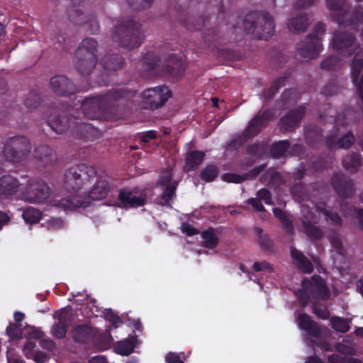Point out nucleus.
Listing matches in <instances>:
<instances>
[{
  "label": "nucleus",
  "mask_w": 363,
  "mask_h": 363,
  "mask_svg": "<svg viewBox=\"0 0 363 363\" xmlns=\"http://www.w3.org/2000/svg\"><path fill=\"white\" fill-rule=\"evenodd\" d=\"M136 94V91L127 88H115L104 94L97 95L92 99L84 100L82 103V111L75 116L71 114L68 118L66 112L62 115H49L47 124L57 134H62L72 125L74 126L73 135L76 138L84 141H94L101 136V132L91 123L79 121L84 117L95 119L101 112L111 111V109L125 107Z\"/></svg>",
  "instance_id": "nucleus-1"
},
{
  "label": "nucleus",
  "mask_w": 363,
  "mask_h": 363,
  "mask_svg": "<svg viewBox=\"0 0 363 363\" xmlns=\"http://www.w3.org/2000/svg\"><path fill=\"white\" fill-rule=\"evenodd\" d=\"M96 179V182L87 196L72 194L61 199H54L53 206L65 211L85 208L91 201L101 200L116 187L115 180L106 174H97L94 167L79 164L69 168L65 174L64 186L68 191H77L85 184Z\"/></svg>",
  "instance_id": "nucleus-2"
},
{
  "label": "nucleus",
  "mask_w": 363,
  "mask_h": 363,
  "mask_svg": "<svg viewBox=\"0 0 363 363\" xmlns=\"http://www.w3.org/2000/svg\"><path fill=\"white\" fill-rule=\"evenodd\" d=\"M241 23L246 33L259 40H268L275 30L273 17L266 11H252Z\"/></svg>",
  "instance_id": "nucleus-3"
},
{
  "label": "nucleus",
  "mask_w": 363,
  "mask_h": 363,
  "mask_svg": "<svg viewBox=\"0 0 363 363\" xmlns=\"http://www.w3.org/2000/svg\"><path fill=\"white\" fill-rule=\"evenodd\" d=\"M113 39L123 48H138L143 40L141 25L131 19L123 21L115 26Z\"/></svg>",
  "instance_id": "nucleus-4"
},
{
  "label": "nucleus",
  "mask_w": 363,
  "mask_h": 363,
  "mask_svg": "<svg viewBox=\"0 0 363 363\" xmlns=\"http://www.w3.org/2000/svg\"><path fill=\"white\" fill-rule=\"evenodd\" d=\"M274 118V112L270 109L259 111L250 121L243 133L233 138L228 144V149L237 150L241 147L248 139L257 136L262 129L267 128L269 121Z\"/></svg>",
  "instance_id": "nucleus-5"
},
{
  "label": "nucleus",
  "mask_w": 363,
  "mask_h": 363,
  "mask_svg": "<svg viewBox=\"0 0 363 363\" xmlns=\"http://www.w3.org/2000/svg\"><path fill=\"white\" fill-rule=\"evenodd\" d=\"M97 49L98 42L94 38H86L82 41L76 50V68L82 76L89 75L95 68Z\"/></svg>",
  "instance_id": "nucleus-6"
},
{
  "label": "nucleus",
  "mask_w": 363,
  "mask_h": 363,
  "mask_svg": "<svg viewBox=\"0 0 363 363\" xmlns=\"http://www.w3.org/2000/svg\"><path fill=\"white\" fill-rule=\"evenodd\" d=\"M302 288L299 299L303 306L307 305L311 300L325 301L330 297V291L325 281L318 274H314L310 279H304Z\"/></svg>",
  "instance_id": "nucleus-7"
},
{
  "label": "nucleus",
  "mask_w": 363,
  "mask_h": 363,
  "mask_svg": "<svg viewBox=\"0 0 363 363\" xmlns=\"http://www.w3.org/2000/svg\"><path fill=\"white\" fill-rule=\"evenodd\" d=\"M29 139L23 135L9 138L4 143L3 155L6 160L12 163H19L26 160L31 152Z\"/></svg>",
  "instance_id": "nucleus-8"
},
{
  "label": "nucleus",
  "mask_w": 363,
  "mask_h": 363,
  "mask_svg": "<svg viewBox=\"0 0 363 363\" xmlns=\"http://www.w3.org/2000/svg\"><path fill=\"white\" fill-rule=\"evenodd\" d=\"M326 31L325 25L321 22L315 24L313 33L308 35L305 40L297 45L298 55L304 58L314 59L322 50V39L320 38Z\"/></svg>",
  "instance_id": "nucleus-9"
},
{
  "label": "nucleus",
  "mask_w": 363,
  "mask_h": 363,
  "mask_svg": "<svg viewBox=\"0 0 363 363\" xmlns=\"http://www.w3.org/2000/svg\"><path fill=\"white\" fill-rule=\"evenodd\" d=\"M144 108L155 110L162 106L172 96L171 90L166 85L145 89L143 94Z\"/></svg>",
  "instance_id": "nucleus-10"
},
{
  "label": "nucleus",
  "mask_w": 363,
  "mask_h": 363,
  "mask_svg": "<svg viewBox=\"0 0 363 363\" xmlns=\"http://www.w3.org/2000/svg\"><path fill=\"white\" fill-rule=\"evenodd\" d=\"M211 17L208 16H189L185 15L180 18V23L187 30L190 31L202 30L203 38L206 41H211L208 39V35H216L218 32L216 27L211 28L208 26V23Z\"/></svg>",
  "instance_id": "nucleus-11"
},
{
  "label": "nucleus",
  "mask_w": 363,
  "mask_h": 363,
  "mask_svg": "<svg viewBox=\"0 0 363 363\" xmlns=\"http://www.w3.org/2000/svg\"><path fill=\"white\" fill-rule=\"evenodd\" d=\"M332 45L345 56H352L361 50L354 35L345 31L337 30L333 33Z\"/></svg>",
  "instance_id": "nucleus-12"
},
{
  "label": "nucleus",
  "mask_w": 363,
  "mask_h": 363,
  "mask_svg": "<svg viewBox=\"0 0 363 363\" xmlns=\"http://www.w3.org/2000/svg\"><path fill=\"white\" fill-rule=\"evenodd\" d=\"M331 18L333 22L342 27L362 25L363 24V6L357 5L351 10L347 6L342 12L332 13Z\"/></svg>",
  "instance_id": "nucleus-13"
},
{
  "label": "nucleus",
  "mask_w": 363,
  "mask_h": 363,
  "mask_svg": "<svg viewBox=\"0 0 363 363\" xmlns=\"http://www.w3.org/2000/svg\"><path fill=\"white\" fill-rule=\"evenodd\" d=\"M75 1L74 0L73 5L68 9L69 20L77 26H90L91 28H86V29L91 33L96 34L99 30V25L95 17L92 15H85L82 9L83 5L79 4L78 6H76Z\"/></svg>",
  "instance_id": "nucleus-14"
},
{
  "label": "nucleus",
  "mask_w": 363,
  "mask_h": 363,
  "mask_svg": "<svg viewBox=\"0 0 363 363\" xmlns=\"http://www.w3.org/2000/svg\"><path fill=\"white\" fill-rule=\"evenodd\" d=\"M135 191L129 188L121 189L118 192L116 206L129 209L144 206L147 202V195L142 192L135 195Z\"/></svg>",
  "instance_id": "nucleus-15"
},
{
  "label": "nucleus",
  "mask_w": 363,
  "mask_h": 363,
  "mask_svg": "<svg viewBox=\"0 0 363 363\" xmlns=\"http://www.w3.org/2000/svg\"><path fill=\"white\" fill-rule=\"evenodd\" d=\"M50 189L43 179H33L28 181L25 191L26 200L30 203H43L50 196Z\"/></svg>",
  "instance_id": "nucleus-16"
},
{
  "label": "nucleus",
  "mask_w": 363,
  "mask_h": 363,
  "mask_svg": "<svg viewBox=\"0 0 363 363\" xmlns=\"http://www.w3.org/2000/svg\"><path fill=\"white\" fill-rule=\"evenodd\" d=\"M186 70V63L182 58L177 55H169L162 65L161 74L167 77H182Z\"/></svg>",
  "instance_id": "nucleus-17"
},
{
  "label": "nucleus",
  "mask_w": 363,
  "mask_h": 363,
  "mask_svg": "<svg viewBox=\"0 0 363 363\" xmlns=\"http://www.w3.org/2000/svg\"><path fill=\"white\" fill-rule=\"evenodd\" d=\"M331 185L342 199L351 198L355 192L352 179L347 178L343 174H333L331 177Z\"/></svg>",
  "instance_id": "nucleus-18"
},
{
  "label": "nucleus",
  "mask_w": 363,
  "mask_h": 363,
  "mask_svg": "<svg viewBox=\"0 0 363 363\" xmlns=\"http://www.w3.org/2000/svg\"><path fill=\"white\" fill-rule=\"evenodd\" d=\"M305 115L306 109L304 106H299L290 110L286 115L282 116L279 120V125L284 131H294L299 126Z\"/></svg>",
  "instance_id": "nucleus-19"
},
{
  "label": "nucleus",
  "mask_w": 363,
  "mask_h": 363,
  "mask_svg": "<svg viewBox=\"0 0 363 363\" xmlns=\"http://www.w3.org/2000/svg\"><path fill=\"white\" fill-rule=\"evenodd\" d=\"M50 87L52 91L59 96H70L79 89L73 82L65 75H55L50 79Z\"/></svg>",
  "instance_id": "nucleus-20"
},
{
  "label": "nucleus",
  "mask_w": 363,
  "mask_h": 363,
  "mask_svg": "<svg viewBox=\"0 0 363 363\" xmlns=\"http://www.w3.org/2000/svg\"><path fill=\"white\" fill-rule=\"evenodd\" d=\"M35 160L44 167L52 166L57 161V155L49 145H40L33 151Z\"/></svg>",
  "instance_id": "nucleus-21"
},
{
  "label": "nucleus",
  "mask_w": 363,
  "mask_h": 363,
  "mask_svg": "<svg viewBox=\"0 0 363 363\" xmlns=\"http://www.w3.org/2000/svg\"><path fill=\"white\" fill-rule=\"evenodd\" d=\"M21 184L14 177L8 174L0 178V195L9 198L18 190Z\"/></svg>",
  "instance_id": "nucleus-22"
},
{
  "label": "nucleus",
  "mask_w": 363,
  "mask_h": 363,
  "mask_svg": "<svg viewBox=\"0 0 363 363\" xmlns=\"http://www.w3.org/2000/svg\"><path fill=\"white\" fill-rule=\"evenodd\" d=\"M298 325L304 330L308 335L318 337L320 335V329L318 325L311 316L305 313H301L297 318Z\"/></svg>",
  "instance_id": "nucleus-23"
},
{
  "label": "nucleus",
  "mask_w": 363,
  "mask_h": 363,
  "mask_svg": "<svg viewBox=\"0 0 363 363\" xmlns=\"http://www.w3.org/2000/svg\"><path fill=\"white\" fill-rule=\"evenodd\" d=\"M95 96H94V97ZM92 98H94V96L89 97V98H86L82 100L79 99L77 101V103H79V104H80V105H82V103L83 101H84V100L88 99H92ZM77 109H79V110L75 111V110H73L72 108H70V106L65 102H59L57 104H54L52 106V107L49 108L48 110L47 111V112L45 113V119L47 121V118L49 115H51V114L52 116H57L58 114L62 115L63 112H64V114L66 112L68 113V118L71 117V116H72L71 114H73L74 116H77V113L79 111H82L81 106H79V108L77 107Z\"/></svg>",
  "instance_id": "nucleus-24"
},
{
  "label": "nucleus",
  "mask_w": 363,
  "mask_h": 363,
  "mask_svg": "<svg viewBox=\"0 0 363 363\" xmlns=\"http://www.w3.org/2000/svg\"><path fill=\"white\" fill-rule=\"evenodd\" d=\"M100 65L105 70L116 72L124 67L125 60L119 54H108L101 59Z\"/></svg>",
  "instance_id": "nucleus-25"
},
{
  "label": "nucleus",
  "mask_w": 363,
  "mask_h": 363,
  "mask_svg": "<svg viewBox=\"0 0 363 363\" xmlns=\"http://www.w3.org/2000/svg\"><path fill=\"white\" fill-rule=\"evenodd\" d=\"M305 140L307 145L311 147H318L323 140L321 128L317 125H308L305 128Z\"/></svg>",
  "instance_id": "nucleus-26"
},
{
  "label": "nucleus",
  "mask_w": 363,
  "mask_h": 363,
  "mask_svg": "<svg viewBox=\"0 0 363 363\" xmlns=\"http://www.w3.org/2000/svg\"><path fill=\"white\" fill-rule=\"evenodd\" d=\"M289 30L294 33H304L308 26V20L306 13H296L288 20Z\"/></svg>",
  "instance_id": "nucleus-27"
},
{
  "label": "nucleus",
  "mask_w": 363,
  "mask_h": 363,
  "mask_svg": "<svg viewBox=\"0 0 363 363\" xmlns=\"http://www.w3.org/2000/svg\"><path fill=\"white\" fill-rule=\"evenodd\" d=\"M138 342L136 335L129 336L128 337L116 342L113 345V351L118 354L127 356L131 354Z\"/></svg>",
  "instance_id": "nucleus-28"
},
{
  "label": "nucleus",
  "mask_w": 363,
  "mask_h": 363,
  "mask_svg": "<svg viewBox=\"0 0 363 363\" xmlns=\"http://www.w3.org/2000/svg\"><path fill=\"white\" fill-rule=\"evenodd\" d=\"M291 256L295 260V264L300 271L305 274H311L313 269V265L311 262L299 250L292 247L291 249Z\"/></svg>",
  "instance_id": "nucleus-29"
},
{
  "label": "nucleus",
  "mask_w": 363,
  "mask_h": 363,
  "mask_svg": "<svg viewBox=\"0 0 363 363\" xmlns=\"http://www.w3.org/2000/svg\"><path fill=\"white\" fill-rule=\"evenodd\" d=\"M205 156L206 154L203 151H189L186 154L185 159V164L187 171L196 170L203 161Z\"/></svg>",
  "instance_id": "nucleus-30"
},
{
  "label": "nucleus",
  "mask_w": 363,
  "mask_h": 363,
  "mask_svg": "<svg viewBox=\"0 0 363 363\" xmlns=\"http://www.w3.org/2000/svg\"><path fill=\"white\" fill-rule=\"evenodd\" d=\"M308 217L305 216V218L302 220V227L303 233L311 240H320L323 237V232L322 230L312 224L310 220H308Z\"/></svg>",
  "instance_id": "nucleus-31"
},
{
  "label": "nucleus",
  "mask_w": 363,
  "mask_h": 363,
  "mask_svg": "<svg viewBox=\"0 0 363 363\" xmlns=\"http://www.w3.org/2000/svg\"><path fill=\"white\" fill-rule=\"evenodd\" d=\"M69 321L65 315L60 314L52 328V335L57 339H62L66 336L68 330Z\"/></svg>",
  "instance_id": "nucleus-32"
},
{
  "label": "nucleus",
  "mask_w": 363,
  "mask_h": 363,
  "mask_svg": "<svg viewBox=\"0 0 363 363\" xmlns=\"http://www.w3.org/2000/svg\"><path fill=\"white\" fill-rule=\"evenodd\" d=\"M92 329L86 325H77L72 330V337L77 342L84 343L91 336Z\"/></svg>",
  "instance_id": "nucleus-33"
},
{
  "label": "nucleus",
  "mask_w": 363,
  "mask_h": 363,
  "mask_svg": "<svg viewBox=\"0 0 363 363\" xmlns=\"http://www.w3.org/2000/svg\"><path fill=\"white\" fill-rule=\"evenodd\" d=\"M343 167L351 172H355L361 165V156L355 152H350L342 160Z\"/></svg>",
  "instance_id": "nucleus-34"
},
{
  "label": "nucleus",
  "mask_w": 363,
  "mask_h": 363,
  "mask_svg": "<svg viewBox=\"0 0 363 363\" xmlns=\"http://www.w3.org/2000/svg\"><path fill=\"white\" fill-rule=\"evenodd\" d=\"M201 237L203 240V245L206 248L212 250L216 248L218 245L219 239L212 228L202 231L201 233Z\"/></svg>",
  "instance_id": "nucleus-35"
},
{
  "label": "nucleus",
  "mask_w": 363,
  "mask_h": 363,
  "mask_svg": "<svg viewBox=\"0 0 363 363\" xmlns=\"http://www.w3.org/2000/svg\"><path fill=\"white\" fill-rule=\"evenodd\" d=\"M43 101L40 92L33 89L26 94L23 102L28 108H36L41 105Z\"/></svg>",
  "instance_id": "nucleus-36"
},
{
  "label": "nucleus",
  "mask_w": 363,
  "mask_h": 363,
  "mask_svg": "<svg viewBox=\"0 0 363 363\" xmlns=\"http://www.w3.org/2000/svg\"><path fill=\"white\" fill-rule=\"evenodd\" d=\"M286 80V76L279 77L274 80L270 86L263 91L262 95L264 99L266 100L272 99L279 89L284 86Z\"/></svg>",
  "instance_id": "nucleus-37"
},
{
  "label": "nucleus",
  "mask_w": 363,
  "mask_h": 363,
  "mask_svg": "<svg viewBox=\"0 0 363 363\" xmlns=\"http://www.w3.org/2000/svg\"><path fill=\"white\" fill-rule=\"evenodd\" d=\"M290 147V143L287 140L274 143L270 147V153L273 158L279 159L283 157Z\"/></svg>",
  "instance_id": "nucleus-38"
},
{
  "label": "nucleus",
  "mask_w": 363,
  "mask_h": 363,
  "mask_svg": "<svg viewBox=\"0 0 363 363\" xmlns=\"http://www.w3.org/2000/svg\"><path fill=\"white\" fill-rule=\"evenodd\" d=\"M178 183L177 181H174L172 184L164 186L165 188L161 195V204L164 206H171V201L173 197L176 195V191Z\"/></svg>",
  "instance_id": "nucleus-39"
},
{
  "label": "nucleus",
  "mask_w": 363,
  "mask_h": 363,
  "mask_svg": "<svg viewBox=\"0 0 363 363\" xmlns=\"http://www.w3.org/2000/svg\"><path fill=\"white\" fill-rule=\"evenodd\" d=\"M219 169L214 164H207L200 172V178L206 182H213L218 176Z\"/></svg>",
  "instance_id": "nucleus-40"
},
{
  "label": "nucleus",
  "mask_w": 363,
  "mask_h": 363,
  "mask_svg": "<svg viewBox=\"0 0 363 363\" xmlns=\"http://www.w3.org/2000/svg\"><path fill=\"white\" fill-rule=\"evenodd\" d=\"M341 66L342 61L340 57L335 55H330L326 59L323 60L320 65V69L327 71L338 70Z\"/></svg>",
  "instance_id": "nucleus-41"
},
{
  "label": "nucleus",
  "mask_w": 363,
  "mask_h": 363,
  "mask_svg": "<svg viewBox=\"0 0 363 363\" xmlns=\"http://www.w3.org/2000/svg\"><path fill=\"white\" fill-rule=\"evenodd\" d=\"M22 217L27 223H37L42 218V213L37 208L28 207L23 211Z\"/></svg>",
  "instance_id": "nucleus-42"
},
{
  "label": "nucleus",
  "mask_w": 363,
  "mask_h": 363,
  "mask_svg": "<svg viewBox=\"0 0 363 363\" xmlns=\"http://www.w3.org/2000/svg\"><path fill=\"white\" fill-rule=\"evenodd\" d=\"M161 60L159 55L152 51L147 52L143 56V65L145 69L153 72L158 67V62Z\"/></svg>",
  "instance_id": "nucleus-43"
},
{
  "label": "nucleus",
  "mask_w": 363,
  "mask_h": 363,
  "mask_svg": "<svg viewBox=\"0 0 363 363\" xmlns=\"http://www.w3.org/2000/svg\"><path fill=\"white\" fill-rule=\"evenodd\" d=\"M273 213L276 218H277L283 225V228L289 233H293V224L288 218L286 213L280 208L276 207L273 208Z\"/></svg>",
  "instance_id": "nucleus-44"
},
{
  "label": "nucleus",
  "mask_w": 363,
  "mask_h": 363,
  "mask_svg": "<svg viewBox=\"0 0 363 363\" xmlns=\"http://www.w3.org/2000/svg\"><path fill=\"white\" fill-rule=\"evenodd\" d=\"M255 232L258 236V241L260 247L264 250L271 252L273 250V241L269 238L267 235H263V230L261 228L257 227L255 228Z\"/></svg>",
  "instance_id": "nucleus-45"
},
{
  "label": "nucleus",
  "mask_w": 363,
  "mask_h": 363,
  "mask_svg": "<svg viewBox=\"0 0 363 363\" xmlns=\"http://www.w3.org/2000/svg\"><path fill=\"white\" fill-rule=\"evenodd\" d=\"M332 328L337 332L345 333L350 329V323L346 318L334 316L330 320Z\"/></svg>",
  "instance_id": "nucleus-46"
},
{
  "label": "nucleus",
  "mask_w": 363,
  "mask_h": 363,
  "mask_svg": "<svg viewBox=\"0 0 363 363\" xmlns=\"http://www.w3.org/2000/svg\"><path fill=\"white\" fill-rule=\"evenodd\" d=\"M312 310L315 315L322 320H327L330 315L328 307L321 303L314 301L312 304Z\"/></svg>",
  "instance_id": "nucleus-47"
},
{
  "label": "nucleus",
  "mask_w": 363,
  "mask_h": 363,
  "mask_svg": "<svg viewBox=\"0 0 363 363\" xmlns=\"http://www.w3.org/2000/svg\"><path fill=\"white\" fill-rule=\"evenodd\" d=\"M328 9L333 13H338L342 12L347 7L346 0H326Z\"/></svg>",
  "instance_id": "nucleus-48"
},
{
  "label": "nucleus",
  "mask_w": 363,
  "mask_h": 363,
  "mask_svg": "<svg viewBox=\"0 0 363 363\" xmlns=\"http://www.w3.org/2000/svg\"><path fill=\"white\" fill-rule=\"evenodd\" d=\"M21 324L10 323L7 326L6 333L11 340H15L22 337Z\"/></svg>",
  "instance_id": "nucleus-49"
},
{
  "label": "nucleus",
  "mask_w": 363,
  "mask_h": 363,
  "mask_svg": "<svg viewBox=\"0 0 363 363\" xmlns=\"http://www.w3.org/2000/svg\"><path fill=\"white\" fill-rule=\"evenodd\" d=\"M52 40L57 49L67 50L72 46V41L69 39H66L63 34L54 37Z\"/></svg>",
  "instance_id": "nucleus-50"
},
{
  "label": "nucleus",
  "mask_w": 363,
  "mask_h": 363,
  "mask_svg": "<svg viewBox=\"0 0 363 363\" xmlns=\"http://www.w3.org/2000/svg\"><path fill=\"white\" fill-rule=\"evenodd\" d=\"M264 147L259 143H255L247 147L246 153L252 157H261L264 154Z\"/></svg>",
  "instance_id": "nucleus-51"
},
{
  "label": "nucleus",
  "mask_w": 363,
  "mask_h": 363,
  "mask_svg": "<svg viewBox=\"0 0 363 363\" xmlns=\"http://www.w3.org/2000/svg\"><path fill=\"white\" fill-rule=\"evenodd\" d=\"M354 142V136L350 131L337 140V146L340 148L348 149L353 145Z\"/></svg>",
  "instance_id": "nucleus-52"
},
{
  "label": "nucleus",
  "mask_w": 363,
  "mask_h": 363,
  "mask_svg": "<svg viewBox=\"0 0 363 363\" xmlns=\"http://www.w3.org/2000/svg\"><path fill=\"white\" fill-rule=\"evenodd\" d=\"M221 179L225 182L240 184L246 180V177L244 174L225 173L222 175Z\"/></svg>",
  "instance_id": "nucleus-53"
},
{
  "label": "nucleus",
  "mask_w": 363,
  "mask_h": 363,
  "mask_svg": "<svg viewBox=\"0 0 363 363\" xmlns=\"http://www.w3.org/2000/svg\"><path fill=\"white\" fill-rule=\"evenodd\" d=\"M132 9L141 10L149 8L153 0H125Z\"/></svg>",
  "instance_id": "nucleus-54"
},
{
  "label": "nucleus",
  "mask_w": 363,
  "mask_h": 363,
  "mask_svg": "<svg viewBox=\"0 0 363 363\" xmlns=\"http://www.w3.org/2000/svg\"><path fill=\"white\" fill-rule=\"evenodd\" d=\"M185 354L184 352H169L165 356L167 363H184Z\"/></svg>",
  "instance_id": "nucleus-55"
},
{
  "label": "nucleus",
  "mask_w": 363,
  "mask_h": 363,
  "mask_svg": "<svg viewBox=\"0 0 363 363\" xmlns=\"http://www.w3.org/2000/svg\"><path fill=\"white\" fill-rule=\"evenodd\" d=\"M257 196L261 201H264L267 205L272 203V194L269 190L266 188L259 189L257 193Z\"/></svg>",
  "instance_id": "nucleus-56"
},
{
  "label": "nucleus",
  "mask_w": 363,
  "mask_h": 363,
  "mask_svg": "<svg viewBox=\"0 0 363 363\" xmlns=\"http://www.w3.org/2000/svg\"><path fill=\"white\" fill-rule=\"evenodd\" d=\"M252 268L255 272H262L263 270H267L269 272H272L274 271L272 265L267 261L255 262L252 266Z\"/></svg>",
  "instance_id": "nucleus-57"
},
{
  "label": "nucleus",
  "mask_w": 363,
  "mask_h": 363,
  "mask_svg": "<svg viewBox=\"0 0 363 363\" xmlns=\"http://www.w3.org/2000/svg\"><path fill=\"white\" fill-rule=\"evenodd\" d=\"M321 211L327 217V219L330 220L333 223L338 225L342 224V219L337 213L332 212L327 209H323Z\"/></svg>",
  "instance_id": "nucleus-58"
},
{
  "label": "nucleus",
  "mask_w": 363,
  "mask_h": 363,
  "mask_svg": "<svg viewBox=\"0 0 363 363\" xmlns=\"http://www.w3.org/2000/svg\"><path fill=\"white\" fill-rule=\"evenodd\" d=\"M265 167H266V164H260L259 166L254 167L253 169L250 170L247 173L244 174V176L246 177V180L256 179L258 177V175L262 172H263L264 170Z\"/></svg>",
  "instance_id": "nucleus-59"
},
{
  "label": "nucleus",
  "mask_w": 363,
  "mask_h": 363,
  "mask_svg": "<svg viewBox=\"0 0 363 363\" xmlns=\"http://www.w3.org/2000/svg\"><path fill=\"white\" fill-rule=\"evenodd\" d=\"M173 182L172 174L169 171H165L160 175L158 180V184L160 186H167L172 184Z\"/></svg>",
  "instance_id": "nucleus-60"
},
{
  "label": "nucleus",
  "mask_w": 363,
  "mask_h": 363,
  "mask_svg": "<svg viewBox=\"0 0 363 363\" xmlns=\"http://www.w3.org/2000/svg\"><path fill=\"white\" fill-rule=\"evenodd\" d=\"M306 167L303 163H301L297 168L293 172V178L295 180H301L303 179L306 174Z\"/></svg>",
  "instance_id": "nucleus-61"
},
{
  "label": "nucleus",
  "mask_w": 363,
  "mask_h": 363,
  "mask_svg": "<svg viewBox=\"0 0 363 363\" xmlns=\"http://www.w3.org/2000/svg\"><path fill=\"white\" fill-rule=\"evenodd\" d=\"M106 320L110 322L115 328H117L121 322L120 317L115 314L111 310H108L106 314Z\"/></svg>",
  "instance_id": "nucleus-62"
},
{
  "label": "nucleus",
  "mask_w": 363,
  "mask_h": 363,
  "mask_svg": "<svg viewBox=\"0 0 363 363\" xmlns=\"http://www.w3.org/2000/svg\"><path fill=\"white\" fill-rule=\"evenodd\" d=\"M247 203L251 205L257 211L264 212L265 208L262 205L261 200L258 198H250L247 200Z\"/></svg>",
  "instance_id": "nucleus-63"
},
{
  "label": "nucleus",
  "mask_w": 363,
  "mask_h": 363,
  "mask_svg": "<svg viewBox=\"0 0 363 363\" xmlns=\"http://www.w3.org/2000/svg\"><path fill=\"white\" fill-rule=\"evenodd\" d=\"M328 167V164L323 157H319L313 162V168L316 171H323Z\"/></svg>",
  "instance_id": "nucleus-64"
}]
</instances>
